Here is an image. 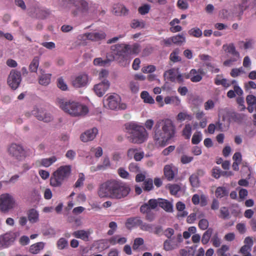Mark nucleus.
I'll list each match as a JSON object with an SVG mask.
<instances>
[{
	"instance_id": "f257e3e1",
	"label": "nucleus",
	"mask_w": 256,
	"mask_h": 256,
	"mask_svg": "<svg viewBox=\"0 0 256 256\" xmlns=\"http://www.w3.org/2000/svg\"><path fill=\"white\" fill-rule=\"evenodd\" d=\"M130 190V188L125 184L111 180L102 184L100 186L98 194L101 198H108L120 200L126 197Z\"/></svg>"
},
{
	"instance_id": "f03ea898",
	"label": "nucleus",
	"mask_w": 256,
	"mask_h": 256,
	"mask_svg": "<svg viewBox=\"0 0 256 256\" xmlns=\"http://www.w3.org/2000/svg\"><path fill=\"white\" fill-rule=\"evenodd\" d=\"M175 127L169 119L158 120L154 128L153 138L156 146L164 147L174 137Z\"/></svg>"
},
{
	"instance_id": "7ed1b4c3",
	"label": "nucleus",
	"mask_w": 256,
	"mask_h": 256,
	"mask_svg": "<svg viewBox=\"0 0 256 256\" xmlns=\"http://www.w3.org/2000/svg\"><path fill=\"white\" fill-rule=\"evenodd\" d=\"M130 46L124 44H116L111 47L112 54L106 56L105 60L108 65L114 60L117 61L122 66H127L130 60L128 59Z\"/></svg>"
},
{
	"instance_id": "20e7f679",
	"label": "nucleus",
	"mask_w": 256,
	"mask_h": 256,
	"mask_svg": "<svg viewBox=\"0 0 256 256\" xmlns=\"http://www.w3.org/2000/svg\"><path fill=\"white\" fill-rule=\"evenodd\" d=\"M57 102L59 106L72 116H84L88 112V109L86 106L75 101L58 98Z\"/></svg>"
},
{
	"instance_id": "39448f33",
	"label": "nucleus",
	"mask_w": 256,
	"mask_h": 256,
	"mask_svg": "<svg viewBox=\"0 0 256 256\" xmlns=\"http://www.w3.org/2000/svg\"><path fill=\"white\" fill-rule=\"evenodd\" d=\"M126 132L130 135L129 140L134 144H142L147 138L148 134L145 128L134 124L126 126Z\"/></svg>"
},
{
	"instance_id": "423d86ee",
	"label": "nucleus",
	"mask_w": 256,
	"mask_h": 256,
	"mask_svg": "<svg viewBox=\"0 0 256 256\" xmlns=\"http://www.w3.org/2000/svg\"><path fill=\"white\" fill-rule=\"evenodd\" d=\"M70 174V166H60L52 176L50 179V185L54 187L60 186L68 178Z\"/></svg>"
},
{
	"instance_id": "0eeeda50",
	"label": "nucleus",
	"mask_w": 256,
	"mask_h": 256,
	"mask_svg": "<svg viewBox=\"0 0 256 256\" xmlns=\"http://www.w3.org/2000/svg\"><path fill=\"white\" fill-rule=\"evenodd\" d=\"M6 150L10 157L18 162L24 160L28 156L27 150L20 144L13 142L10 144Z\"/></svg>"
},
{
	"instance_id": "6e6552de",
	"label": "nucleus",
	"mask_w": 256,
	"mask_h": 256,
	"mask_svg": "<svg viewBox=\"0 0 256 256\" xmlns=\"http://www.w3.org/2000/svg\"><path fill=\"white\" fill-rule=\"evenodd\" d=\"M62 2L73 5L74 8L71 10V14L74 16H82L88 12V3L85 0H62Z\"/></svg>"
},
{
	"instance_id": "1a4fd4ad",
	"label": "nucleus",
	"mask_w": 256,
	"mask_h": 256,
	"mask_svg": "<svg viewBox=\"0 0 256 256\" xmlns=\"http://www.w3.org/2000/svg\"><path fill=\"white\" fill-rule=\"evenodd\" d=\"M16 206L14 197L8 193L0 196V211L6 214L12 210Z\"/></svg>"
},
{
	"instance_id": "9d476101",
	"label": "nucleus",
	"mask_w": 256,
	"mask_h": 256,
	"mask_svg": "<svg viewBox=\"0 0 256 256\" xmlns=\"http://www.w3.org/2000/svg\"><path fill=\"white\" fill-rule=\"evenodd\" d=\"M19 235L18 232H14L0 235V248H6L12 245Z\"/></svg>"
},
{
	"instance_id": "9b49d317",
	"label": "nucleus",
	"mask_w": 256,
	"mask_h": 256,
	"mask_svg": "<svg viewBox=\"0 0 256 256\" xmlns=\"http://www.w3.org/2000/svg\"><path fill=\"white\" fill-rule=\"evenodd\" d=\"M22 81V76L20 72L16 70H12L8 78V84L10 87L16 90L20 86Z\"/></svg>"
},
{
	"instance_id": "f8f14e48",
	"label": "nucleus",
	"mask_w": 256,
	"mask_h": 256,
	"mask_svg": "<svg viewBox=\"0 0 256 256\" xmlns=\"http://www.w3.org/2000/svg\"><path fill=\"white\" fill-rule=\"evenodd\" d=\"M32 114L36 118L44 122H49L53 120L51 114L42 108H34L32 111Z\"/></svg>"
},
{
	"instance_id": "ddd939ff",
	"label": "nucleus",
	"mask_w": 256,
	"mask_h": 256,
	"mask_svg": "<svg viewBox=\"0 0 256 256\" xmlns=\"http://www.w3.org/2000/svg\"><path fill=\"white\" fill-rule=\"evenodd\" d=\"M120 99V97L118 94H114L110 96L106 100H104V104L107 105L111 110L117 109Z\"/></svg>"
},
{
	"instance_id": "4468645a",
	"label": "nucleus",
	"mask_w": 256,
	"mask_h": 256,
	"mask_svg": "<svg viewBox=\"0 0 256 256\" xmlns=\"http://www.w3.org/2000/svg\"><path fill=\"white\" fill-rule=\"evenodd\" d=\"M110 87V83L108 80H104L102 82L96 84L94 90L96 94L100 97L102 96L108 90Z\"/></svg>"
},
{
	"instance_id": "2eb2a0df",
	"label": "nucleus",
	"mask_w": 256,
	"mask_h": 256,
	"mask_svg": "<svg viewBox=\"0 0 256 256\" xmlns=\"http://www.w3.org/2000/svg\"><path fill=\"white\" fill-rule=\"evenodd\" d=\"M159 198L150 199L148 202L142 204L140 208V212L142 214L150 212L152 210L155 209L159 206Z\"/></svg>"
},
{
	"instance_id": "dca6fc26",
	"label": "nucleus",
	"mask_w": 256,
	"mask_h": 256,
	"mask_svg": "<svg viewBox=\"0 0 256 256\" xmlns=\"http://www.w3.org/2000/svg\"><path fill=\"white\" fill-rule=\"evenodd\" d=\"M85 36L88 40L92 42H98L105 40L106 34L104 32L100 30L86 33Z\"/></svg>"
},
{
	"instance_id": "f3484780",
	"label": "nucleus",
	"mask_w": 256,
	"mask_h": 256,
	"mask_svg": "<svg viewBox=\"0 0 256 256\" xmlns=\"http://www.w3.org/2000/svg\"><path fill=\"white\" fill-rule=\"evenodd\" d=\"M98 132V130L96 128L88 130L80 135V140L84 142L91 141L96 138Z\"/></svg>"
},
{
	"instance_id": "a211bd4d",
	"label": "nucleus",
	"mask_w": 256,
	"mask_h": 256,
	"mask_svg": "<svg viewBox=\"0 0 256 256\" xmlns=\"http://www.w3.org/2000/svg\"><path fill=\"white\" fill-rule=\"evenodd\" d=\"M88 82V76L86 74L77 76L72 81V85L75 88H80L86 86Z\"/></svg>"
},
{
	"instance_id": "6ab92c4d",
	"label": "nucleus",
	"mask_w": 256,
	"mask_h": 256,
	"mask_svg": "<svg viewBox=\"0 0 256 256\" xmlns=\"http://www.w3.org/2000/svg\"><path fill=\"white\" fill-rule=\"evenodd\" d=\"M40 75L38 78V83L42 86H48L50 82L52 74H46L42 70H40Z\"/></svg>"
},
{
	"instance_id": "aec40b11",
	"label": "nucleus",
	"mask_w": 256,
	"mask_h": 256,
	"mask_svg": "<svg viewBox=\"0 0 256 256\" xmlns=\"http://www.w3.org/2000/svg\"><path fill=\"white\" fill-rule=\"evenodd\" d=\"M142 220L140 217H130L127 219L126 222V226L127 228H130L134 226H140L142 223Z\"/></svg>"
},
{
	"instance_id": "412c9836",
	"label": "nucleus",
	"mask_w": 256,
	"mask_h": 256,
	"mask_svg": "<svg viewBox=\"0 0 256 256\" xmlns=\"http://www.w3.org/2000/svg\"><path fill=\"white\" fill-rule=\"evenodd\" d=\"M222 48L226 52L230 54L232 56H236L237 58L240 57V54L236 51L234 44L230 43L229 44H224L222 46Z\"/></svg>"
},
{
	"instance_id": "4be33fe9",
	"label": "nucleus",
	"mask_w": 256,
	"mask_h": 256,
	"mask_svg": "<svg viewBox=\"0 0 256 256\" xmlns=\"http://www.w3.org/2000/svg\"><path fill=\"white\" fill-rule=\"evenodd\" d=\"M90 234V231L82 230L73 232L72 236L76 238H80L84 241H88Z\"/></svg>"
},
{
	"instance_id": "5701e85b",
	"label": "nucleus",
	"mask_w": 256,
	"mask_h": 256,
	"mask_svg": "<svg viewBox=\"0 0 256 256\" xmlns=\"http://www.w3.org/2000/svg\"><path fill=\"white\" fill-rule=\"evenodd\" d=\"M112 12L116 16H122L126 15L128 14V10L124 6L118 4L114 5Z\"/></svg>"
},
{
	"instance_id": "b1692460",
	"label": "nucleus",
	"mask_w": 256,
	"mask_h": 256,
	"mask_svg": "<svg viewBox=\"0 0 256 256\" xmlns=\"http://www.w3.org/2000/svg\"><path fill=\"white\" fill-rule=\"evenodd\" d=\"M110 160L109 158L107 156L105 157L103 160V163L102 164H99L97 166H91L90 170L92 172H94L97 170H104L110 167Z\"/></svg>"
},
{
	"instance_id": "393cba45",
	"label": "nucleus",
	"mask_w": 256,
	"mask_h": 256,
	"mask_svg": "<svg viewBox=\"0 0 256 256\" xmlns=\"http://www.w3.org/2000/svg\"><path fill=\"white\" fill-rule=\"evenodd\" d=\"M186 78H190V80L194 82H198L202 80V76L196 72L195 69H192L189 74L186 76Z\"/></svg>"
},
{
	"instance_id": "a878e982",
	"label": "nucleus",
	"mask_w": 256,
	"mask_h": 256,
	"mask_svg": "<svg viewBox=\"0 0 256 256\" xmlns=\"http://www.w3.org/2000/svg\"><path fill=\"white\" fill-rule=\"evenodd\" d=\"M28 220L31 223H36L39 220V214L38 212L34 209H30L28 212Z\"/></svg>"
},
{
	"instance_id": "bb28decb",
	"label": "nucleus",
	"mask_w": 256,
	"mask_h": 256,
	"mask_svg": "<svg viewBox=\"0 0 256 256\" xmlns=\"http://www.w3.org/2000/svg\"><path fill=\"white\" fill-rule=\"evenodd\" d=\"M159 206L167 212H172L173 207L172 204L168 200L159 198Z\"/></svg>"
},
{
	"instance_id": "cd10ccee",
	"label": "nucleus",
	"mask_w": 256,
	"mask_h": 256,
	"mask_svg": "<svg viewBox=\"0 0 256 256\" xmlns=\"http://www.w3.org/2000/svg\"><path fill=\"white\" fill-rule=\"evenodd\" d=\"M109 242L112 245L116 244H123L126 242V238L124 237H121L120 235H116L111 237L108 240Z\"/></svg>"
},
{
	"instance_id": "c85d7f7f",
	"label": "nucleus",
	"mask_w": 256,
	"mask_h": 256,
	"mask_svg": "<svg viewBox=\"0 0 256 256\" xmlns=\"http://www.w3.org/2000/svg\"><path fill=\"white\" fill-rule=\"evenodd\" d=\"M230 10L232 17L238 18V20L241 18L244 12L238 4L234 6Z\"/></svg>"
},
{
	"instance_id": "c756f323",
	"label": "nucleus",
	"mask_w": 256,
	"mask_h": 256,
	"mask_svg": "<svg viewBox=\"0 0 256 256\" xmlns=\"http://www.w3.org/2000/svg\"><path fill=\"white\" fill-rule=\"evenodd\" d=\"M178 248V244H174L172 240H166L164 242V249L166 251L172 250Z\"/></svg>"
},
{
	"instance_id": "7c9ffc66",
	"label": "nucleus",
	"mask_w": 256,
	"mask_h": 256,
	"mask_svg": "<svg viewBox=\"0 0 256 256\" xmlns=\"http://www.w3.org/2000/svg\"><path fill=\"white\" fill-rule=\"evenodd\" d=\"M44 244L42 242H38L32 245L30 248V252L34 254H38L41 250L43 249Z\"/></svg>"
},
{
	"instance_id": "2f4dec72",
	"label": "nucleus",
	"mask_w": 256,
	"mask_h": 256,
	"mask_svg": "<svg viewBox=\"0 0 256 256\" xmlns=\"http://www.w3.org/2000/svg\"><path fill=\"white\" fill-rule=\"evenodd\" d=\"M40 58L34 56L29 66V70L30 72H37L39 66Z\"/></svg>"
},
{
	"instance_id": "473e14b6",
	"label": "nucleus",
	"mask_w": 256,
	"mask_h": 256,
	"mask_svg": "<svg viewBox=\"0 0 256 256\" xmlns=\"http://www.w3.org/2000/svg\"><path fill=\"white\" fill-rule=\"evenodd\" d=\"M164 174L168 180H171L174 178V172L170 165H166L164 168Z\"/></svg>"
},
{
	"instance_id": "72a5a7b5",
	"label": "nucleus",
	"mask_w": 256,
	"mask_h": 256,
	"mask_svg": "<svg viewBox=\"0 0 256 256\" xmlns=\"http://www.w3.org/2000/svg\"><path fill=\"white\" fill-rule=\"evenodd\" d=\"M192 126L190 124H186L182 131V135L186 139L188 140L190 138L192 134Z\"/></svg>"
},
{
	"instance_id": "f704fd0d",
	"label": "nucleus",
	"mask_w": 256,
	"mask_h": 256,
	"mask_svg": "<svg viewBox=\"0 0 256 256\" xmlns=\"http://www.w3.org/2000/svg\"><path fill=\"white\" fill-rule=\"evenodd\" d=\"M212 232L213 230L211 228H209L204 232L202 239V242L203 244H206L208 242Z\"/></svg>"
},
{
	"instance_id": "c9c22d12",
	"label": "nucleus",
	"mask_w": 256,
	"mask_h": 256,
	"mask_svg": "<svg viewBox=\"0 0 256 256\" xmlns=\"http://www.w3.org/2000/svg\"><path fill=\"white\" fill-rule=\"evenodd\" d=\"M172 38L173 44L178 46L182 45L186 40L185 37L182 34L172 36Z\"/></svg>"
},
{
	"instance_id": "e433bc0d",
	"label": "nucleus",
	"mask_w": 256,
	"mask_h": 256,
	"mask_svg": "<svg viewBox=\"0 0 256 256\" xmlns=\"http://www.w3.org/2000/svg\"><path fill=\"white\" fill-rule=\"evenodd\" d=\"M254 44V40L252 39L246 40V42L240 40L238 42V44L240 48H241V44H244V48L245 50L252 48Z\"/></svg>"
},
{
	"instance_id": "4c0bfd02",
	"label": "nucleus",
	"mask_w": 256,
	"mask_h": 256,
	"mask_svg": "<svg viewBox=\"0 0 256 256\" xmlns=\"http://www.w3.org/2000/svg\"><path fill=\"white\" fill-rule=\"evenodd\" d=\"M164 76L168 80L174 82L176 80V74L174 69H170L165 72Z\"/></svg>"
},
{
	"instance_id": "58836bf2",
	"label": "nucleus",
	"mask_w": 256,
	"mask_h": 256,
	"mask_svg": "<svg viewBox=\"0 0 256 256\" xmlns=\"http://www.w3.org/2000/svg\"><path fill=\"white\" fill-rule=\"evenodd\" d=\"M228 191L226 188L222 186L218 187L216 190V195L217 198H222L228 194Z\"/></svg>"
},
{
	"instance_id": "ea45409f",
	"label": "nucleus",
	"mask_w": 256,
	"mask_h": 256,
	"mask_svg": "<svg viewBox=\"0 0 256 256\" xmlns=\"http://www.w3.org/2000/svg\"><path fill=\"white\" fill-rule=\"evenodd\" d=\"M140 96L143 99L144 102L148 104H154V102L153 98L150 96L149 94L146 91H143L140 94Z\"/></svg>"
},
{
	"instance_id": "a19ab883",
	"label": "nucleus",
	"mask_w": 256,
	"mask_h": 256,
	"mask_svg": "<svg viewBox=\"0 0 256 256\" xmlns=\"http://www.w3.org/2000/svg\"><path fill=\"white\" fill-rule=\"evenodd\" d=\"M180 50L176 48L170 54V60L173 62H178L181 60V58L178 56Z\"/></svg>"
},
{
	"instance_id": "79ce46f5",
	"label": "nucleus",
	"mask_w": 256,
	"mask_h": 256,
	"mask_svg": "<svg viewBox=\"0 0 256 256\" xmlns=\"http://www.w3.org/2000/svg\"><path fill=\"white\" fill-rule=\"evenodd\" d=\"M130 26L133 28H144L145 23L143 20H133L131 22Z\"/></svg>"
},
{
	"instance_id": "37998d69",
	"label": "nucleus",
	"mask_w": 256,
	"mask_h": 256,
	"mask_svg": "<svg viewBox=\"0 0 256 256\" xmlns=\"http://www.w3.org/2000/svg\"><path fill=\"white\" fill-rule=\"evenodd\" d=\"M56 160V158L55 156H52L48 158L42 159L41 161V164L45 167H48Z\"/></svg>"
},
{
	"instance_id": "c03bdc74",
	"label": "nucleus",
	"mask_w": 256,
	"mask_h": 256,
	"mask_svg": "<svg viewBox=\"0 0 256 256\" xmlns=\"http://www.w3.org/2000/svg\"><path fill=\"white\" fill-rule=\"evenodd\" d=\"M141 230L148 232H153V225L152 224H146L142 221V223L140 226Z\"/></svg>"
},
{
	"instance_id": "a18cd8bd",
	"label": "nucleus",
	"mask_w": 256,
	"mask_h": 256,
	"mask_svg": "<svg viewBox=\"0 0 256 256\" xmlns=\"http://www.w3.org/2000/svg\"><path fill=\"white\" fill-rule=\"evenodd\" d=\"M192 119V116L185 112H180L177 116V120L181 122L186 120H190Z\"/></svg>"
},
{
	"instance_id": "49530a36",
	"label": "nucleus",
	"mask_w": 256,
	"mask_h": 256,
	"mask_svg": "<svg viewBox=\"0 0 256 256\" xmlns=\"http://www.w3.org/2000/svg\"><path fill=\"white\" fill-rule=\"evenodd\" d=\"M202 136L200 132L194 133L192 138V142L194 144H198L202 140Z\"/></svg>"
},
{
	"instance_id": "de8ad7c7",
	"label": "nucleus",
	"mask_w": 256,
	"mask_h": 256,
	"mask_svg": "<svg viewBox=\"0 0 256 256\" xmlns=\"http://www.w3.org/2000/svg\"><path fill=\"white\" fill-rule=\"evenodd\" d=\"M36 12L38 17L42 19L45 18L50 14L48 10L40 8H38Z\"/></svg>"
},
{
	"instance_id": "09e8293b",
	"label": "nucleus",
	"mask_w": 256,
	"mask_h": 256,
	"mask_svg": "<svg viewBox=\"0 0 256 256\" xmlns=\"http://www.w3.org/2000/svg\"><path fill=\"white\" fill-rule=\"evenodd\" d=\"M144 190L146 191H150L153 188V181L151 178L146 179L144 182Z\"/></svg>"
},
{
	"instance_id": "8fccbe9b",
	"label": "nucleus",
	"mask_w": 256,
	"mask_h": 256,
	"mask_svg": "<svg viewBox=\"0 0 256 256\" xmlns=\"http://www.w3.org/2000/svg\"><path fill=\"white\" fill-rule=\"evenodd\" d=\"M189 180L192 186L196 188L198 186L200 181L197 175L192 174L190 176Z\"/></svg>"
},
{
	"instance_id": "3c124183",
	"label": "nucleus",
	"mask_w": 256,
	"mask_h": 256,
	"mask_svg": "<svg viewBox=\"0 0 256 256\" xmlns=\"http://www.w3.org/2000/svg\"><path fill=\"white\" fill-rule=\"evenodd\" d=\"M220 16L221 18L224 19H229L230 18H232L231 14V10L229 11L226 9L222 10L220 12Z\"/></svg>"
},
{
	"instance_id": "603ef678",
	"label": "nucleus",
	"mask_w": 256,
	"mask_h": 256,
	"mask_svg": "<svg viewBox=\"0 0 256 256\" xmlns=\"http://www.w3.org/2000/svg\"><path fill=\"white\" fill-rule=\"evenodd\" d=\"M108 226L110 230L108 232L107 234L108 236H112L116 231L118 225L116 222H111L109 223Z\"/></svg>"
},
{
	"instance_id": "864d4df0",
	"label": "nucleus",
	"mask_w": 256,
	"mask_h": 256,
	"mask_svg": "<svg viewBox=\"0 0 256 256\" xmlns=\"http://www.w3.org/2000/svg\"><path fill=\"white\" fill-rule=\"evenodd\" d=\"M130 46V45H129ZM140 50V46L139 44H134L132 46V48L130 46V48L129 50V54H138L139 53V52Z\"/></svg>"
},
{
	"instance_id": "5fc2aeb1",
	"label": "nucleus",
	"mask_w": 256,
	"mask_h": 256,
	"mask_svg": "<svg viewBox=\"0 0 256 256\" xmlns=\"http://www.w3.org/2000/svg\"><path fill=\"white\" fill-rule=\"evenodd\" d=\"M57 246L58 248L62 250L68 246V241L64 238H61L58 240Z\"/></svg>"
},
{
	"instance_id": "6e6d98bb",
	"label": "nucleus",
	"mask_w": 256,
	"mask_h": 256,
	"mask_svg": "<svg viewBox=\"0 0 256 256\" xmlns=\"http://www.w3.org/2000/svg\"><path fill=\"white\" fill-rule=\"evenodd\" d=\"M144 241L143 238H136L134 240V244L132 246V248L134 250H136L138 248V247L144 244Z\"/></svg>"
},
{
	"instance_id": "4d7b16f0",
	"label": "nucleus",
	"mask_w": 256,
	"mask_h": 256,
	"mask_svg": "<svg viewBox=\"0 0 256 256\" xmlns=\"http://www.w3.org/2000/svg\"><path fill=\"white\" fill-rule=\"evenodd\" d=\"M130 88L133 93H136L139 90V84L138 82H130Z\"/></svg>"
},
{
	"instance_id": "13d9d810",
	"label": "nucleus",
	"mask_w": 256,
	"mask_h": 256,
	"mask_svg": "<svg viewBox=\"0 0 256 256\" xmlns=\"http://www.w3.org/2000/svg\"><path fill=\"white\" fill-rule=\"evenodd\" d=\"M189 34L194 37L200 38L202 35V32L198 28H192L189 31Z\"/></svg>"
},
{
	"instance_id": "bf43d9fd",
	"label": "nucleus",
	"mask_w": 256,
	"mask_h": 256,
	"mask_svg": "<svg viewBox=\"0 0 256 256\" xmlns=\"http://www.w3.org/2000/svg\"><path fill=\"white\" fill-rule=\"evenodd\" d=\"M246 101L248 106H254L256 104V96L252 94L248 95Z\"/></svg>"
},
{
	"instance_id": "052dcab7",
	"label": "nucleus",
	"mask_w": 256,
	"mask_h": 256,
	"mask_svg": "<svg viewBox=\"0 0 256 256\" xmlns=\"http://www.w3.org/2000/svg\"><path fill=\"white\" fill-rule=\"evenodd\" d=\"M198 226L201 230H206L208 226V220L205 218L201 219L198 222Z\"/></svg>"
},
{
	"instance_id": "680f3d73",
	"label": "nucleus",
	"mask_w": 256,
	"mask_h": 256,
	"mask_svg": "<svg viewBox=\"0 0 256 256\" xmlns=\"http://www.w3.org/2000/svg\"><path fill=\"white\" fill-rule=\"evenodd\" d=\"M220 217L224 219L228 218L230 216V213L228 209L226 207H222L220 210Z\"/></svg>"
},
{
	"instance_id": "e2e57ef3",
	"label": "nucleus",
	"mask_w": 256,
	"mask_h": 256,
	"mask_svg": "<svg viewBox=\"0 0 256 256\" xmlns=\"http://www.w3.org/2000/svg\"><path fill=\"white\" fill-rule=\"evenodd\" d=\"M251 250V248L250 246H248L246 244H244L240 249V252L243 254V256H247V254H251L250 251Z\"/></svg>"
},
{
	"instance_id": "0e129e2a",
	"label": "nucleus",
	"mask_w": 256,
	"mask_h": 256,
	"mask_svg": "<svg viewBox=\"0 0 256 256\" xmlns=\"http://www.w3.org/2000/svg\"><path fill=\"white\" fill-rule=\"evenodd\" d=\"M78 178L75 183V188H79L83 185L84 181V176L83 174H80L78 176Z\"/></svg>"
},
{
	"instance_id": "69168bd1",
	"label": "nucleus",
	"mask_w": 256,
	"mask_h": 256,
	"mask_svg": "<svg viewBox=\"0 0 256 256\" xmlns=\"http://www.w3.org/2000/svg\"><path fill=\"white\" fill-rule=\"evenodd\" d=\"M94 64L95 66H106L108 65L106 60H102L100 58H96L94 60Z\"/></svg>"
},
{
	"instance_id": "338daca9",
	"label": "nucleus",
	"mask_w": 256,
	"mask_h": 256,
	"mask_svg": "<svg viewBox=\"0 0 256 256\" xmlns=\"http://www.w3.org/2000/svg\"><path fill=\"white\" fill-rule=\"evenodd\" d=\"M58 86L62 90H66L68 89V86L62 78H59L58 80Z\"/></svg>"
},
{
	"instance_id": "774afa93",
	"label": "nucleus",
	"mask_w": 256,
	"mask_h": 256,
	"mask_svg": "<svg viewBox=\"0 0 256 256\" xmlns=\"http://www.w3.org/2000/svg\"><path fill=\"white\" fill-rule=\"evenodd\" d=\"M150 9V6L148 4H144L138 8V12L141 14H145L148 12Z\"/></svg>"
}]
</instances>
